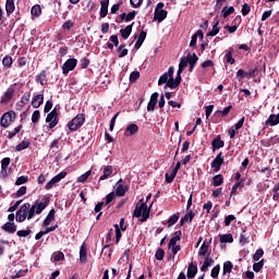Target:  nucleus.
I'll list each match as a JSON object with an SVG mask.
<instances>
[{"instance_id": "obj_1", "label": "nucleus", "mask_w": 279, "mask_h": 279, "mask_svg": "<svg viewBox=\"0 0 279 279\" xmlns=\"http://www.w3.org/2000/svg\"><path fill=\"white\" fill-rule=\"evenodd\" d=\"M150 213H151V207H147V202H145V203H142L141 205H136L134 209V217H136L137 219L142 217L140 221L142 223H145V221L149 219Z\"/></svg>"}, {"instance_id": "obj_2", "label": "nucleus", "mask_w": 279, "mask_h": 279, "mask_svg": "<svg viewBox=\"0 0 279 279\" xmlns=\"http://www.w3.org/2000/svg\"><path fill=\"white\" fill-rule=\"evenodd\" d=\"M85 121H86V114L78 113V114H76V117L74 119H72L68 123V128L71 132H77V130H80V128H82V125H84Z\"/></svg>"}, {"instance_id": "obj_3", "label": "nucleus", "mask_w": 279, "mask_h": 279, "mask_svg": "<svg viewBox=\"0 0 279 279\" xmlns=\"http://www.w3.org/2000/svg\"><path fill=\"white\" fill-rule=\"evenodd\" d=\"M162 8H165V3L162 2H158L157 7L155 9V14H154V20L158 21V23H162V21H165V19H167V10H163Z\"/></svg>"}, {"instance_id": "obj_4", "label": "nucleus", "mask_w": 279, "mask_h": 279, "mask_svg": "<svg viewBox=\"0 0 279 279\" xmlns=\"http://www.w3.org/2000/svg\"><path fill=\"white\" fill-rule=\"evenodd\" d=\"M14 119H16V112L9 111L2 114L0 120V125L2 128H10V123H14Z\"/></svg>"}, {"instance_id": "obj_5", "label": "nucleus", "mask_w": 279, "mask_h": 279, "mask_svg": "<svg viewBox=\"0 0 279 279\" xmlns=\"http://www.w3.org/2000/svg\"><path fill=\"white\" fill-rule=\"evenodd\" d=\"M75 66H77V59L75 58L68 59L61 68L63 75H69L71 71H75Z\"/></svg>"}, {"instance_id": "obj_6", "label": "nucleus", "mask_w": 279, "mask_h": 279, "mask_svg": "<svg viewBox=\"0 0 279 279\" xmlns=\"http://www.w3.org/2000/svg\"><path fill=\"white\" fill-rule=\"evenodd\" d=\"M27 210H29V203H25L15 214V219L19 223H23L27 219Z\"/></svg>"}, {"instance_id": "obj_7", "label": "nucleus", "mask_w": 279, "mask_h": 279, "mask_svg": "<svg viewBox=\"0 0 279 279\" xmlns=\"http://www.w3.org/2000/svg\"><path fill=\"white\" fill-rule=\"evenodd\" d=\"M49 202H51V197H44L41 201H36L33 207H35L36 215H40L45 208L49 206Z\"/></svg>"}, {"instance_id": "obj_8", "label": "nucleus", "mask_w": 279, "mask_h": 279, "mask_svg": "<svg viewBox=\"0 0 279 279\" xmlns=\"http://www.w3.org/2000/svg\"><path fill=\"white\" fill-rule=\"evenodd\" d=\"M46 123H49V129L53 130L58 125V109H52L46 117Z\"/></svg>"}, {"instance_id": "obj_9", "label": "nucleus", "mask_w": 279, "mask_h": 279, "mask_svg": "<svg viewBox=\"0 0 279 279\" xmlns=\"http://www.w3.org/2000/svg\"><path fill=\"white\" fill-rule=\"evenodd\" d=\"M64 178H66V172L62 171L59 174L54 175L47 184H46V191H51V189L53 186H56V184H58V182H60L61 180H64Z\"/></svg>"}, {"instance_id": "obj_10", "label": "nucleus", "mask_w": 279, "mask_h": 279, "mask_svg": "<svg viewBox=\"0 0 279 279\" xmlns=\"http://www.w3.org/2000/svg\"><path fill=\"white\" fill-rule=\"evenodd\" d=\"M221 165H223V153L220 151L216 158L211 161V169H214L215 173L221 171Z\"/></svg>"}, {"instance_id": "obj_11", "label": "nucleus", "mask_w": 279, "mask_h": 279, "mask_svg": "<svg viewBox=\"0 0 279 279\" xmlns=\"http://www.w3.org/2000/svg\"><path fill=\"white\" fill-rule=\"evenodd\" d=\"M180 84H182V75L177 74L175 78H173V76L171 77L170 81H168V83L165 85V89L167 88H178V86H180Z\"/></svg>"}, {"instance_id": "obj_12", "label": "nucleus", "mask_w": 279, "mask_h": 279, "mask_svg": "<svg viewBox=\"0 0 279 279\" xmlns=\"http://www.w3.org/2000/svg\"><path fill=\"white\" fill-rule=\"evenodd\" d=\"M158 104V93L155 92L151 94L150 96V100L147 105V111L148 112H154V110H156V105Z\"/></svg>"}, {"instance_id": "obj_13", "label": "nucleus", "mask_w": 279, "mask_h": 279, "mask_svg": "<svg viewBox=\"0 0 279 279\" xmlns=\"http://www.w3.org/2000/svg\"><path fill=\"white\" fill-rule=\"evenodd\" d=\"M110 5V0H101L100 1V19H106L108 16V7Z\"/></svg>"}, {"instance_id": "obj_14", "label": "nucleus", "mask_w": 279, "mask_h": 279, "mask_svg": "<svg viewBox=\"0 0 279 279\" xmlns=\"http://www.w3.org/2000/svg\"><path fill=\"white\" fill-rule=\"evenodd\" d=\"M199 60V57L194 52L193 54H187V64L190 65V73H193V70L195 69V64H197V61Z\"/></svg>"}, {"instance_id": "obj_15", "label": "nucleus", "mask_w": 279, "mask_h": 279, "mask_svg": "<svg viewBox=\"0 0 279 279\" xmlns=\"http://www.w3.org/2000/svg\"><path fill=\"white\" fill-rule=\"evenodd\" d=\"M226 142L221 140V135L216 136L211 142V148L213 151H217V149H221V147H225Z\"/></svg>"}, {"instance_id": "obj_16", "label": "nucleus", "mask_w": 279, "mask_h": 279, "mask_svg": "<svg viewBox=\"0 0 279 279\" xmlns=\"http://www.w3.org/2000/svg\"><path fill=\"white\" fill-rule=\"evenodd\" d=\"M210 243H213V239L209 241L205 240L198 250V256H206L208 254V248L210 247Z\"/></svg>"}, {"instance_id": "obj_17", "label": "nucleus", "mask_w": 279, "mask_h": 279, "mask_svg": "<svg viewBox=\"0 0 279 279\" xmlns=\"http://www.w3.org/2000/svg\"><path fill=\"white\" fill-rule=\"evenodd\" d=\"M43 101H45V96L43 94H38L33 97L31 104L33 108H38L39 106H43Z\"/></svg>"}, {"instance_id": "obj_18", "label": "nucleus", "mask_w": 279, "mask_h": 279, "mask_svg": "<svg viewBox=\"0 0 279 279\" xmlns=\"http://www.w3.org/2000/svg\"><path fill=\"white\" fill-rule=\"evenodd\" d=\"M15 10H16V5L14 4V0H7L5 1L7 16L14 14Z\"/></svg>"}, {"instance_id": "obj_19", "label": "nucleus", "mask_w": 279, "mask_h": 279, "mask_svg": "<svg viewBox=\"0 0 279 279\" xmlns=\"http://www.w3.org/2000/svg\"><path fill=\"white\" fill-rule=\"evenodd\" d=\"M112 171H114V169L112 168V166H106L102 170V175H100L99 178V182L104 181V180H108V178L110 175H112Z\"/></svg>"}, {"instance_id": "obj_20", "label": "nucleus", "mask_w": 279, "mask_h": 279, "mask_svg": "<svg viewBox=\"0 0 279 279\" xmlns=\"http://www.w3.org/2000/svg\"><path fill=\"white\" fill-rule=\"evenodd\" d=\"M2 230H4V232H8V234H14V232H16V223L5 222L2 226Z\"/></svg>"}, {"instance_id": "obj_21", "label": "nucleus", "mask_w": 279, "mask_h": 279, "mask_svg": "<svg viewBox=\"0 0 279 279\" xmlns=\"http://www.w3.org/2000/svg\"><path fill=\"white\" fill-rule=\"evenodd\" d=\"M130 189L128 187V185H123V184H118L116 187V195L117 197H124L125 193L129 191Z\"/></svg>"}, {"instance_id": "obj_22", "label": "nucleus", "mask_w": 279, "mask_h": 279, "mask_svg": "<svg viewBox=\"0 0 279 279\" xmlns=\"http://www.w3.org/2000/svg\"><path fill=\"white\" fill-rule=\"evenodd\" d=\"M278 124H279V113L278 114L271 113L266 120V125H270L271 128Z\"/></svg>"}, {"instance_id": "obj_23", "label": "nucleus", "mask_w": 279, "mask_h": 279, "mask_svg": "<svg viewBox=\"0 0 279 279\" xmlns=\"http://www.w3.org/2000/svg\"><path fill=\"white\" fill-rule=\"evenodd\" d=\"M197 276V264L190 263L187 267V278H195Z\"/></svg>"}, {"instance_id": "obj_24", "label": "nucleus", "mask_w": 279, "mask_h": 279, "mask_svg": "<svg viewBox=\"0 0 279 279\" xmlns=\"http://www.w3.org/2000/svg\"><path fill=\"white\" fill-rule=\"evenodd\" d=\"M53 219H56V209H50V211L48 213L47 217L43 222V226L45 227L51 226V222L53 221Z\"/></svg>"}, {"instance_id": "obj_25", "label": "nucleus", "mask_w": 279, "mask_h": 279, "mask_svg": "<svg viewBox=\"0 0 279 279\" xmlns=\"http://www.w3.org/2000/svg\"><path fill=\"white\" fill-rule=\"evenodd\" d=\"M132 27H134V23L128 25L125 28L120 29V34L123 40H128V38H130V34H132Z\"/></svg>"}, {"instance_id": "obj_26", "label": "nucleus", "mask_w": 279, "mask_h": 279, "mask_svg": "<svg viewBox=\"0 0 279 279\" xmlns=\"http://www.w3.org/2000/svg\"><path fill=\"white\" fill-rule=\"evenodd\" d=\"M146 38H147V32L142 31V32L140 33V35H138V38H137V40H136L134 47H135L136 49H138L140 47H143V43H145V39H146Z\"/></svg>"}, {"instance_id": "obj_27", "label": "nucleus", "mask_w": 279, "mask_h": 279, "mask_svg": "<svg viewBox=\"0 0 279 279\" xmlns=\"http://www.w3.org/2000/svg\"><path fill=\"white\" fill-rule=\"evenodd\" d=\"M136 132H138V125L131 123L128 125L124 134H125V136H134V134H136Z\"/></svg>"}, {"instance_id": "obj_28", "label": "nucleus", "mask_w": 279, "mask_h": 279, "mask_svg": "<svg viewBox=\"0 0 279 279\" xmlns=\"http://www.w3.org/2000/svg\"><path fill=\"white\" fill-rule=\"evenodd\" d=\"M232 269H234V265L232 264V262H225L222 268V276H227V274H232Z\"/></svg>"}, {"instance_id": "obj_29", "label": "nucleus", "mask_w": 279, "mask_h": 279, "mask_svg": "<svg viewBox=\"0 0 279 279\" xmlns=\"http://www.w3.org/2000/svg\"><path fill=\"white\" fill-rule=\"evenodd\" d=\"M12 97H14V89L9 88V89L4 93V95H3L2 99H1V104H8V101H11V100H12Z\"/></svg>"}, {"instance_id": "obj_30", "label": "nucleus", "mask_w": 279, "mask_h": 279, "mask_svg": "<svg viewBox=\"0 0 279 279\" xmlns=\"http://www.w3.org/2000/svg\"><path fill=\"white\" fill-rule=\"evenodd\" d=\"M230 110H232V105L225 107L223 110H217L214 113V117H228V114H230Z\"/></svg>"}, {"instance_id": "obj_31", "label": "nucleus", "mask_w": 279, "mask_h": 279, "mask_svg": "<svg viewBox=\"0 0 279 279\" xmlns=\"http://www.w3.org/2000/svg\"><path fill=\"white\" fill-rule=\"evenodd\" d=\"M36 82L40 84V86H45V83L47 82V71L43 70L37 76Z\"/></svg>"}, {"instance_id": "obj_32", "label": "nucleus", "mask_w": 279, "mask_h": 279, "mask_svg": "<svg viewBox=\"0 0 279 279\" xmlns=\"http://www.w3.org/2000/svg\"><path fill=\"white\" fill-rule=\"evenodd\" d=\"M88 253L86 251V244H82L80 248V260L81 263H86L88 260Z\"/></svg>"}, {"instance_id": "obj_33", "label": "nucleus", "mask_w": 279, "mask_h": 279, "mask_svg": "<svg viewBox=\"0 0 279 279\" xmlns=\"http://www.w3.org/2000/svg\"><path fill=\"white\" fill-rule=\"evenodd\" d=\"M223 184V175L216 174L213 177V186H221Z\"/></svg>"}, {"instance_id": "obj_34", "label": "nucleus", "mask_w": 279, "mask_h": 279, "mask_svg": "<svg viewBox=\"0 0 279 279\" xmlns=\"http://www.w3.org/2000/svg\"><path fill=\"white\" fill-rule=\"evenodd\" d=\"M220 243H234V238L232 233L220 235Z\"/></svg>"}, {"instance_id": "obj_35", "label": "nucleus", "mask_w": 279, "mask_h": 279, "mask_svg": "<svg viewBox=\"0 0 279 279\" xmlns=\"http://www.w3.org/2000/svg\"><path fill=\"white\" fill-rule=\"evenodd\" d=\"M223 19H228L231 14H234V7H225L221 11Z\"/></svg>"}, {"instance_id": "obj_36", "label": "nucleus", "mask_w": 279, "mask_h": 279, "mask_svg": "<svg viewBox=\"0 0 279 279\" xmlns=\"http://www.w3.org/2000/svg\"><path fill=\"white\" fill-rule=\"evenodd\" d=\"M31 142L27 140H23L20 144L16 145V151H23V149H27L29 147Z\"/></svg>"}, {"instance_id": "obj_37", "label": "nucleus", "mask_w": 279, "mask_h": 279, "mask_svg": "<svg viewBox=\"0 0 279 279\" xmlns=\"http://www.w3.org/2000/svg\"><path fill=\"white\" fill-rule=\"evenodd\" d=\"M117 51H118V53H120L119 58H125V56H128V53H129L128 48H125V44L120 45L117 48Z\"/></svg>"}, {"instance_id": "obj_38", "label": "nucleus", "mask_w": 279, "mask_h": 279, "mask_svg": "<svg viewBox=\"0 0 279 279\" xmlns=\"http://www.w3.org/2000/svg\"><path fill=\"white\" fill-rule=\"evenodd\" d=\"M179 220H180L179 215L173 214L172 216H170V218L167 221L168 228L175 226V223H178Z\"/></svg>"}, {"instance_id": "obj_39", "label": "nucleus", "mask_w": 279, "mask_h": 279, "mask_svg": "<svg viewBox=\"0 0 279 279\" xmlns=\"http://www.w3.org/2000/svg\"><path fill=\"white\" fill-rule=\"evenodd\" d=\"M32 16H40L43 14V9L39 7V4H35L31 9Z\"/></svg>"}, {"instance_id": "obj_40", "label": "nucleus", "mask_w": 279, "mask_h": 279, "mask_svg": "<svg viewBox=\"0 0 279 279\" xmlns=\"http://www.w3.org/2000/svg\"><path fill=\"white\" fill-rule=\"evenodd\" d=\"M219 21L214 22L213 28L209 33H207V36H217L219 34Z\"/></svg>"}, {"instance_id": "obj_41", "label": "nucleus", "mask_w": 279, "mask_h": 279, "mask_svg": "<svg viewBox=\"0 0 279 279\" xmlns=\"http://www.w3.org/2000/svg\"><path fill=\"white\" fill-rule=\"evenodd\" d=\"M12 63H13V60H12V57L10 56H5L2 59V64L3 66H5V69H12Z\"/></svg>"}, {"instance_id": "obj_42", "label": "nucleus", "mask_w": 279, "mask_h": 279, "mask_svg": "<svg viewBox=\"0 0 279 279\" xmlns=\"http://www.w3.org/2000/svg\"><path fill=\"white\" fill-rule=\"evenodd\" d=\"M263 267H265V259H262V260L253 264V270L256 274H258V271H260L263 269Z\"/></svg>"}, {"instance_id": "obj_43", "label": "nucleus", "mask_w": 279, "mask_h": 279, "mask_svg": "<svg viewBox=\"0 0 279 279\" xmlns=\"http://www.w3.org/2000/svg\"><path fill=\"white\" fill-rule=\"evenodd\" d=\"M90 173H93L90 170L86 171L85 173H83L82 175H80L77 178L76 182L84 184V182H86V180H88V178H90Z\"/></svg>"}, {"instance_id": "obj_44", "label": "nucleus", "mask_w": 279, "mask_h": 279, "mask_svg": "<svg viewBox=\"0 0 279 279\" xmlns=\"http://www.w3.org/2000/svg\"><path fill=\"white\" fill-rule=\"evenodd\" d=\"M27 182H29V177H26V175L19 177L15 181V186H21L22 184H27Z\"/></svg>"}, {"instance_id": "obj_45", "label": "nucleus", "mask_w": 279, "mask_h": 279, "mask_svg": "<svg viewBox=\"0 0 279 279\" xmlns=\"http://www.w3.org/2000/svg\"><path fill=\"white\" fill-rule=\"evenodd\" d=\"M28 269H20V270H15L14 275L11 276L12 279H16V278H23V276H25L27 274Z\"/></svg>"}, {"instance_id": "obj_46", "label": "nucleus", "mask_w": 279, "mask_h": 279, "mask_svg": "<svg viewBox=\"0 0 279 279\" xmlns=\"http://www.w3.org/2000/svg\"><path fill=\"white\" fill-rule=\"evenodd\" d=\"M21 130H23V124H20L13 131L9 132L8 138H10V140L14 138V136H16L19 134V132H21Z\"/></svg>"}, {"instance_id": "obj_47", "label": "nucleus", "mask_w": 279, "mask_h": 279, "mask_svg": "<svg viewBox=\"0 0 279 279\" xmlns=\"http://www.w3.org/2000/svg\"><path fill=\"white\" fill-rule=\"evenodd\" d=\"M264 254H265V251H263V248L256 250L255 254L253 255V260H255V263H258V260L263 258Z\"/></svg>"}, {"instance_id": "obj_48", "label": "nucleus", "mask_w": 279, "mask_h": 279, "mask_svg": "<svg viewBox=\"0 0 279 279\" xmlns=\"http://www.w3.org/2000/svg\"><path fill=\"white\" fill-rule=\"evenodd\" d=\"M54 263H60V260H64V253L62 251L53 253Z\"/></svg>"}, {"instance_id": "obj_49", "label": "nucleus", "mask_w": 279, "mask_h": 279, "mask_svg": "<svg viewBox=\"0 0 279 279\" xmlns=\"http://www.w3.org/2000/svg\"><path fill=\"white\" fill-rule=\"evenodd\" d=\"M162 84H169V76L166 72L158 80V86H162Z\"/></svg>"}, {"instance_id": "obj_50", "label": "nucleus", "mask_w": 279, "mask_h": 279, "mask_svg": "<svg viewBox=\"0 0 279 279\" xmlns=\"http://www.w3.org/2000/svg\"><path fill=\"white\" fill-rule=\"evenodd\" d=\"M90 64V59L84 57L80 60V66L81 69H88V65Z\"/></svg>"}, {"instance_id": "obj_51", "label": "nucleus", "mask_w": 279, "mask_h": 279, "mask_svg": "<svg viewBox=\"0 0 279 279\" xmlns=\"http://www.w3.org/2000/svg\"><path fill=\"white\" fill-rule=\"evenodd\" d=\"M219 271H221V266L218 264L211 269V278H219Z\"/></svg>"}, {"instance_id": "obj_52", "label": "nucleus", "mask_w": 279, "mask_h": 279, "mask_svg": "<svg viewBox=\"0 0 279 279\" xmlns=\"http://www.w3.org/2000/svg\"><path fill=\"white\" fill-rule=\"evenodd\" d=\"M36 215V207L34 205L29 204V208L27 210V219H34V216Z\"/></svg>"}, {"instance_id": "obj_53", "label": "nucleus", "mask_w": 279, "mask_h": 279, "mask_svg": "<svg viewBox=\"0 0 279 279\" xmlns=\"http://www.w3.org/2000/svg\"><path fill=\"white\" fill-rule=\"evenodd\" d=\"M156 260H163L165 259V250L158 248L155 253Z\"/></svg>"}, {"instance_id": "obj_54", "label": "nucleus", "mask_w": 279, "mask_h": 279, "mask_svg": "<svg viewBox=\"0 0 279 279\" xmlns=\"http://www.w3.org/2000/svg\"><path fill=\"white\" fill-rule=\"evenodd\" d=\"M183 218L184 220L189 221V223H193V219L195 218V213H193V210H189Z\"/></svg>"}, {"instance_id": "obj_55", "label": "nucleus", "mask_w": 279, "mask_h": 279, "mask_svg": "<svg viewBox=\"0 0 279 279\" xmlns=\"http://www.w3.org/2000/svg\"><path fill=\"white\" fill-rule=\"evenodd\" d=\"M40 121V110H35L32 114V123H38Z\"/></svg>"}, {"instance_id": "obj_56", "label": "nucleus", "mask_w": 279, "mask_h": 279, "mask_svg": "<svg viewBox=\"0 0 279 279\" xmlns=\"http://www.w3.org/2000/svg\"><path fill=\"white\" fill-rule=\"evenodd\" d=\"M32 97V94L31 93H25L23 96H22V98H21V100H20V104L22 105V106H25V105H27V102L29 101V98Z\"/></svg>"}, {"instance_id": "obj_57", "label": "nucleus", "mask_w": 279, "mask_h": 279, "mask_svg": "<svg viewBox=\"0 0 279 279\" xmlns=\"http://www.w3.org/2000/svg\"><path fill=\"white\" fill-rule=\"evenodd\" d=\"M138 77H141V72L138 71H133L131 74H130V82L131 83H134L138 80Z\"/></svg>"}, {"instance_id": "obj_58", "label": "nucleus", "mask_w": 279, "mask_h": 279, "mask_svg": "<svg viewBox=\"0 0 279 279\" xmlns=\"http://www.w3.org/2000/svg\"><path fill=\"white\" fill-rule=\"evenodd\" d=\"M114 197H117L114 192H111V193L107 194L105 206H108V204H111L112 201L114 199Z\"/></svg>"}, {"instance_id": "obj_59", "label": "nucleus", "mask_w": 279, "mask_h": 279, "mask_svg": "<svg viewBox=\"0 0 279 279\" xmlns=\"http://www.w3.org/2000/svg\"><path fill=\"white\" fill-rule=\"evenodd\" d=\"M189 66V57H183L180 60L179 68L185 70Z\"/></svg>"}, {"instance_id": "obj_60", "label": "nucleus", "mask_w": 279, "mask_h": 279, "mask_svg": "<svg viewBox=\"0 0 279 279\" xmlns=\"http://www.w3.org/2000/svg\"><path fill=\"white\" fill-rule=\"evenodd\" d=\"M114 230H116V243H119V241H121V231L120 228H119V225H114L113 226Z\"/></svg>"}, {"instance_id": "obj_61", "label": "nucleus", "mask_w": 279, "mask_h": 279, "mask_svg": "<svg viewBox=\"0 0 279 279\" xmlns=\"http://www.w3.org/2000/svg\"><path fill=\"white\" fill-rule=\"evenodd\" d=\"M251 11H252V8L250 7V4L244 3L242 5V15L243 16H247V14H250Z\"/></svg>"}, {"instance_id": "obj_62", "label": "nucleus", "mask_w": 279, "mask_h": 279, "mask_svg": "<svg viewBox=\"0 0 279 279\" xmlns=\"http://www.w3.org/2000/svg\"><path fill=\"white\" fill-rule=\"evenodd\" d=\"M213 263H215V259H213V257H210V253L207 254L203 265L210 267L213 265Z\"/></svg>"}, {"instance_id": "obj_63", "label": "nucleus", "mask_w": 279, "mask_h": 279, "mask_svg": "<svg viewBox=\"0 0 279 279\" xmlns=\"http://www.w3.org/2000/svg\"><path fill=\"white\" fill-rule=\"evenodd\" d=\"M226 61L229 64H234V62H236V60L234 59V57H232V51H229L226 53Z\"/></svg>"}, {"instance_id": "obj_64", "label": "nucleus", "mask_w": 279, "mask_h": 279, "mask_svg": "<svg viewBox=\"0 0 279 279\" xmlns=\"http://www.w3.org/2000/svg\"><path fill=\"white\" fill-rule=\"evenodd\" d=\"M236 77L238 80H245V77H247V72H245L243 69H240L236 72Z\"/></svg>"}]
</instances>
